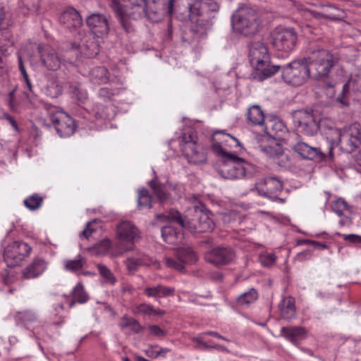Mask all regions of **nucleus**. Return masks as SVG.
<instances>
[{"instance_id": "obj_59", "label": "nucleus", "mask_w": 361, "mask_h": 361, "mask_svg": "<svg viewBox=\"0 0 361 361\" xmlns=\"http://www.w3.org/2000/svg\"><path fill=\"white\" fill-rule=\"evenodd\" d=\"M348 90H349L348 85L346 83L343 86V90H342L341 94H340L337 98V101L338 102H340L341 104H342L343 105H347V103L345 101V99H343V97L342 95L344 94L345 92H348Z\"/></svg>"}, {"instance_id": "obj_47", "label": "nucleus", "mask_w": 361, "mask_h": 361, "mask_svg": "<svg viewBox=\"0 0 361 361\" xmlns=\"http://www.w3.org/2000/svg\"><path fill=\"white\" fill-rule=\"evenodd\" d=\"M259 259L263 267H268L275 263L276 257L272 252H264L259 255Z\"/></svg>"}, {"instance_id": "obj_50", "label": "nucleus", "mask_w": 361, "mask_h": 361, "mask_svg": "<svg viewBox=\"0 0 361 361\" xmlns=\"http://www.w3.org/2000/svg\"><path fill=\"white\" fill-rule=\"evenodd\" d=\"M16 88H13L9 92L7 97V103L10 109L13 111H18V102L16 99L15 97Z\"/></svg>"}, {"instance_id": "obj_22", "label": "nucleus", "mask_w": 361, "mask_h": 361, "mask_svg": "<svg viewBox=\"0 0 361 361\" xmlns=\"http://www.w3.org/2000/svg\"><path fill=\"white\" fill-rule=\"evenodd\" d=\"M292 149L304 159L321 161L324 158V154L319 147H312L302 141L297 142Z\"/></svg>"}, {"instance_id": "obj_14", "label": "nucleus", "mask_w": 361, "mask_h": 361, "mask_svg": "<svg viewBox=\"0 0 361 361\" xmlns=\"http://www.w3.org/2000/svg\"><path fill=\"white\" fill-rule=\"evenodd\" d=\"M180 147L188 162L197 164L206 161V153L203 147L197 144L192 133L184 134Z\"/></svg>"}, {"instance_id": "obj_16", "label": "nucleus", "mask_w": 361, "mask_h": 361, "mask_svg": "<svg viewBox=\"0 0 361 361\" xmlns=\"http://www.w3.org/2000/svg\"><path fill=\"white\" fill-rule=\"evenodd\" d=\"M333 133L337 136L341 148L348 152H353L360 144V131L355 125L345 128L343 132L339 129H334Z\"/></svg>"}, {"instance_id": "obj_6", "label": "nucleus", "mask_w": 361, "mask_h": 361, "mask_svg": "<svg viewBox=\"0 0 361 361\" xmlns=\"http://www.w3.org/2000/svg\"><path fill=\"white\" fill-rule=\"evenodd\" d=\"M311 76V68L306 58L293 61L282 68V78L294 86L303 85Z\"/></svg>"}, {"instance_id": "obj_19", "label": "nucleus", "mask_w": 361, "mask_h": 361, "mask_svg": "<svg viewBox=\"0 0 361 361\" xmlns=\"http://www.w3.org/2000/svg\"><path fill=\"white\" fill-rule=\"evenodd\" d=\"M123 263L126 269L130 274H134L140 267L153 265L157 269L160 268V264L154 258L140 252L128 257Z\"/></svg>"}, {"instance_id": "obj_20", "label": "nucleus", "mask_w": 361, "mask_h": 361, "mask_svg": "<svg viewBox=\"0 0 361 361\" xmlns=\"http://www.w3.org/2000/svg\"><path fill=\"white\" fill-rule=\"evenodd\" d=\"M59 23L71 32H74L82 25L80 12L73 7L66 8L60 15Z\"/></svg>"}, {"instance_id": "obj_33", "label": "nucleus", "mask_w": 361, "mask_h": 361, "mask_svg": "<svg viewBox=\"0 0 361 361\" xmlns=\"http://www.w3.org/2000/svg\"><path fill=\"white\" fill-rule=\"evenodd\" d=\"M264 114L258 105H254L247 111V119L255 126H263L264 123Z\"/></svg>"}, {"instance_id": "obj_34", "label": "nucleus", "mask_w": 361, "mask_h": 361, "mask_svg": "<svg viewBox=\"0 0 361 361\" xmlns=\"http://www.w3.org/2000/svg\"><path fill=\"white\" fill-rule=\"evenodd\" d=\"M156 218L157 220L161 221L163 222H166L168 221H173L178 224L182 228H187L188 223H186L181 214L177 210H170L168 215L161 214H157Z\"/></svg>"}, {"instance_id": "obj_25", "label": "nucleus", "mask_w": 361, "mask_h": 361, "mask_svg": "<svg viewBox=\"0 0 361 361\" xmlns=\"http://www.w3.org/2000/svg\"><path fill=\"white\" fill-rule=\"evenodd\" d=\"M264 131L267 135L276 140L283 139L288 133V129L284 123L278 119L269 120L265 122Z\"/></svg>"}, {"instance_id": "obj_13", "label": "nucleus", "mask_w": 361, "mask_h": 361, "mask_svg": "<svg viewBox=\"0 0 361 361\" xmlns=\"http://www.w3.org/2000/svg\"><path fill=\"white\" fill-rule=\"evenodd\" d=\"M271 44L278 51L289 52L296 44L297 34L293 28L276 27L271 34Z\"/></svg>"}, {"instance_id": "obj_32", "label": "nucleus", "mask_w": 361, "mask_h": 361, "mask_svg": "<svg viewBox=\"0 0 361 361\" xmlns=\"http://www.w3.org/2000/svg\"><path fill=\"white\" fill-rule=\"evenodd\" d=\"M322 12L316 13L315 16L331 20H340L344 17V13L342 10L331 5L324 6Z\"/></svg>"}, {"instance_id": "obj_10", "label": "nucleus", "mask_w": 361, "mask_h": 361, "mask_svg": "<svg viewBox=\"0 0 361 361\" xmlns=\"http://www.w3.org/2000/svg\"><path fill=\"white\" fill-rule=\"evenodd\" d=\"M188 200L193 204L195 210V219L192 220V224L193 228L192 232L206 233L213 231L214 223L209 218V214L204 206L201 203L197 197L192 195L188 197Z\"/></svg>"}, {"instance_id": "obj_17", "label": "nucleus", "mask_w": 361, "mask_h": 361, "mask_svg": "<svg viewBox=\"0 0 361 361\" xmlns=\"http://www.w3.org/2000/svg\"><path fill=\"white\" fill-rule=\"evenodd\" d=\"M235 257V252L231 247L218 246L204 253V259L216 267L228 264Z\"/></svg>"}, {"instance_id": "obj_60", "label": "nucleus", "mask_w": 361, "mask_h": 361, "mask_svg": "<svg viewBox=\"0 0 361 361\" xmlns=\"http://www.w3.org/2000/svg\"><path fill=\"white\" fill-rule=\"evenodd\" d=\"M91 225L90 222L87 224L86 228L81 233V236L85 237L86 239H89L90 236L93 233V230L90 228Z\"/></svg>"}, {"instance_id": "obj_41", "label": "nucleus", "mask_w": 361, "mask_h": 361, "mask_svg": "<svg viewBox=\"0 0 361 361\" xmlns=\"http://www.w3.org/2000/svg\"><path fill=\"white\" fill-rule=\"evenodd\" d=\"M85 263V259L81 255H78L77 258L75 259L64 260L63 266L66 271L74 272L80 270Z\"/></svg>"}, {"instance_id": "obj_18", "label": "nucleus", "mask_w": 361, "mask_h": 361, "mask_svg": "<svg viewBox=\"0 0 361 361\" xmlns=\"http://www.w3.org/2000/svg\"><path fill=\"white\" fill-rule=\"evenodd\" d=\"M40 61L43 66L49 71H57L61 63V59L56 50L48 46H38Z\"/></svg>"}, {"instance_id": "obj_61", "label": "nucleus", "mask_w": 361, "mask_h": 361, "mask_svg": "<svg viewBox=\"0 0 361 361\" xmlns=\"http://www.w3.org/2000/svg\"><path fill=\"white\" fill-rule=\"evenodd\" d=\"M5 118L9 121L11 125L13 127L14 129L18 130V124L16 121L8 114L5 115Z\"/></svg>"}, {"instance_id": "obj_9", "label": "nucleus", "mask_w": 361, "mask_h": 361, "mask_svg": "<svg viewBox=\"0 0 361 361\" xmlns=\"http://www.w3.org/2000/svg\"><path fill=\"white\" fill-rule=\"evenodd\" d=\"M116 236L118 240V247H122L118 252H114V257L121 255L123 252L133 249V242L140 237L137 228L130 221H122L117 226Z\"/></svg>"}, {"instance_id": "obj_7", "label": "nucleus", "mask_w": 361, "mask_h": 361, "mask_svg": "<svg viewBox=\"0 0 361 361\" xmlns=\"http://www.w3.org/2000/svg\"><path fill=\"white\" fill-rule=\"evenodd\" d=\"M306 59L311 68V76L316 80L326 76L334 65L333 55L324 49L314 51Z\"/></svg>"}, {"instance_id": "obj_49", "label": "nucleus", "mask_w": 361, "mask_h": 361, "mask_svg": "<svg viewBox=\"0 0 361 361\" xmlns=\"http://www.w3.org/2000/svg\"><path fill=\"white\" fill-rule=\"evenodd\" d=\"M18 67L28 90L30 92H32V85L31 81L28 78V75L25 71L22 58L20 56H18Z\"/></svg>"}, {"instance_id": "obj_58", "label": "nucleus", "mask_w": 361, "mask_h": 361, "mask_svg": "<svg viewBox=\"0 0 361 361\" xmlns=\"http://www.w3.org/2000/svg\"><path fill=\"white\" fill-rule=\"evenodd\" d=\"M146 354L149 357L151 358H157L159 356V353L158 350H155L154 347H149L146 350Z\"/></svg>"}, {"instance_id": "obj_62", "label": "nucleus", "mask_w": 361, "mask_h": 361, "mask_svg": "<svg viewBox=\"0 0 361 361\" xmlns=\"http://www.w3.org/2000/svg\"><path fill=\"white\" fill-rule=\"evenodd\" d=\"M204 334L210 335V336H214L216 338H220V339H222L224 341H228L225 337L222 336L221 335H220L219 333H217L216 331H207V332H205Z\"/></svg>"}, {"instance_id": "obj_26", "label": "nucleus", "mask_w": 361, "mask_h": 361, "mask_svg": "<svg viewBox=\"0 0 361 361\" xmlns=\"http://www.w3.org/2000/svg\"><path fill=\"white\" fill-rule=\"evenodd\" d=\"M149 186L152 188L154 195L160 203H165L169 201L170 194L169 190L176 191L178 189V185H173L168 183L166 185L158 183L155 180L149 182Z\"/></svg>"}, {"instance_id": "obj_8", "label": "nucleus", "mask_w": 361, "mask_h": 361, "mask_svg": "<svg viewBox=\"0 0 361 361\" xmlns=\"http://www.w3.org/2000/svg\"><path fill=\"white\" fill-rule=\"evenodd\" d=\"M293 123L298 133L314 136L319 130V122L315 118L313 111L299 109L292 112Z\"/></svg>"}, {"instance_id": "obj_44", "label": "nucleus", "mask_w": 361, "mask_h": 361, "mask_svg": "<svg viewBox=\"0 0 361 361\" xmlns=\"http://www.w3.org/2000/svg\"><path fill=\"white\" fill-rule=\"evenodd\" d=\"M43 202V198L38 194H34L24 200L25 206L30 210H36L39 209Z\"/></svg>"}, {"instance_id": "obj_15", "label": "nucleus", "mask_w": 361, "mask_h": 361, "mask_svg": "<svg viewBox=\"0 0 361 361\" xmlns=\"http://www.w3.org/2000/svg\"><path fill=\"white\" fill-rule=\"evenodd\" d=\"M256 190L259 195L267 197L280 204L286 202V199L280 198L278 194L283 190L281 180L274 177H267L256 183Z\"/></svg>"}, {"instance_id": "obj_23", "label": "nucleus", "mask_w": 361, "mask_h": 361, "mask_svg": "<svg viewBox=\"0 0 361 361\" xmlns=\"http://www.w3.org/2000/svg\"><path fill=\"white\" fill-rule=\"evenodd\" d=\"M48 266V262L42 257H36L21 270V276L24 279H32L42 275Z\"/></svg>"}, {"instance_id": "obj_36", "label": "nucleus", "mask_w": 361, "mask_h": 361, "mask_svg": "<svg viewBox=\"0 0 361 361\" xmlns=\"http://www.w3.org/2000/svg\"><path fill=\"white\" fill-rule=\"evenodd\" d=\"M134 314H145L147 316L157 315L162 316L166 314L163 310L155 309L152 305L147 303H141L133 307Z\"/></svg>"}, {"instance_id": "obj_53", "label": "nucleus", "mask_w": 361, "mask_h": 361, "mask_svg": "<svg viewBox=\"0 0 361 361\" xmlns=\"http://www.w3.org/2000/svg\"><path fill=\"white\" fill-rule=\"evenodd\" d=\"M69 91L73 94L79 101H82L86 99V92L82 91L78 85H70Z\"/></svg>"}, {"instance_id": "obj_57", "label": "nucleus", "mask_w": 361, "mask_h": 361, "mask_svg": "<svg viewBox=\"0 0 361 361\" xmlns=\"http://www.w3.org/2000/svg\"><path fill=\"white\" fill-rule=\"evenodd\" d=\"M1 279L4 284L8 285L14 281L15 276L9 271L5 270L1 274Z\"/></svg>"}, {"instance_id": "obj_29", "label": "nucleus", "mask_w": 361, "mask_h": 361, "mask_svg": "<svg viewBox=\"0 0 361 361\" xmlns=\"http://www.w3.org/2000/svg\"><path fill=\"white\" fill-rule=\"evenodd\" d=\"M144 293L148 298H160L173 296L175 293V288L158 284L155 286H147L144 289Z\"/></svg>"}, {"instance_id": "obj_46", "label": "nucleus", "mask_w": 361, "mask_h": 361, "mask_svg": "<svg viewBox=\"0 0 361 361\" xmlns=\"http://www.w3.org/2000/svg\"><path fill=\"white\" fill-rule=\"evenodd\" d=\"M111 241L109 239H104L92 248V252L97 255H104L111 247Z\"/></svg>"}, {"instance_id": "obj_51", "label": "nucleus", "mask_w": 361, "mask_h": 361, "mask_svg": "<svg viewBox=\"0 0 361 361\" xmlns=\"http://www.w3.org/2000/svg\"><path fill=\"white\" fill-rule=\"evenodd\" d=\"M335 235L341 236L343 239L348 243L353 244H361V236L357 234H341L338 232L336 233Z\"/></svg>"}, {"instance_id": "obj_37", "label": "nucleus", "mask_w": 361, "mask_h": 361, "mask_svg": "<svg viewBox=\"0 0 361 361\" xmlns=\"http://www.w3.org/2000/svg\"><path fill=\"white\" fill-rule=\"evenodd\" d=\"M161 235L164 240L171 245L178 244L182 239V233H178L171 226H164L161 228Z\"/></svg>"}, {"instance_id": "obj_5", "label": "nucleus", "mask_w": 361, "mask_h": 361, "mask_svg": "<svg viewBox=\"0 0 361 361\" xmlns=\"http://www.w3.org/2000/svg\"><path fill=\"white\" fill-rule=\"evenodd\" d=\"M233 23L241 34L251 35L257 32L260 22L255 9L247 6H243L233 15Z\"/></svg>"}, {"instance_id": "obj_2", "label": "nucleus", "mask_w": 361, "mask_h": 361, "mask_svg": "<svg viewBox=\"0 0 361 361\" xmlns=\"http://www.w3.org/2000/svg\"><path fill=\"white\" fill-rule=\"evenodd\" d=\"M189 18L195 27L192 31L203 35L213 25V19L219 10V6L214 0H190L188 4Z\"/></svg>"}, {"instance_id": "obj_48", "label": "nucleus", "mask_w": 361, "mask_h": 361, "mask_svg": "<svg viewBox=\"0 0 361 361\" xmlns=\"http://www.w3.org/2000/svg\"><path fill=\"white\" fill-rule=\"evenodd\" d=\"M166 264L169 267L173 268L179 271H183L185 267L183 262L178 260L176 256L175 258L166 257Z\"/></svg>"}, {"instance_id": "obj_27", "label": "nucleus", "mask_w": 361, "mask_h": 361, "mask_svg": "<svg viewBox=\"0 0 361 361\" xmlns=\"http://www.w3.org/2000/svg\"><path fill=\"white\" fill-rule=\"evenodd\" d=\"M307 333L302 326H284L281 329V335L295 345L306 337Z\"/></svg>"}, {"instance_id": "obj_63", "label": "nucleus", "mask_w": 361, "mask_h": 361, "mask_svg": "<svg viewBox=\"0 0 361 361\" xmlns=\"http://www.w3.org/2000/svg\"><path fill=\"white\" fill-rule=\"evenodd\" d=\"M310 257V255L308 252H300L299 254L297 255V259L298 260H303L304 259H307V258H309Z\"/></svg>"}, {"instance_id": "obj_35", "label": "nucleus", "mask_w": 361, "mask_h": 361, "mask_svg": "<svg viewBox=\"0 0 361 361\" xmlns=\"http://www.w3.org/2000/svg\"><path fill=\"white\" fill-rule=\"evenodd\" d=\"M73 300L69 302V307H73L76 302L85 303L89 300V296L81 283H78L72 291Z\"/></svg>"}, {"instance_id": "obj_24", "label": "nucleus", "mask_w": 361, "mask_h": 361, "mask_svg": "<svg viewBox=\"0 0 361 361\" xmlns=\"http://www.w3.org/2000/svg\"><path fill=\"white\" fill-rule=\"evenodd\" d=\"M332 210L341 217L338 222L340 226H350L352 223V209L343 198L335 200L331 204Z\"/></svg>"}, {"instance_id": "obj_45", "label": "nucleus", "mask_w": 361, "mask_h": 361, "mask_svg": "<svg viewBox=\"0 0 361 361\" xmlns=\"http://www.w3.org/2000/svg\"><path fill=\"white\" fill-rule=\"evenodd\" d=\"M97 267L100 275L105 280L106 283H109L111 285H114L116 283V277L114 276L111 271L106 266L99 264H97Z\"/></svg>"}, {"instance_id": "obj_43", "label": "nucleus", "mask_w": 361, "mask_h": 361, "mask_svg": "<svg viewBox=\"0 0 361 361\" xmlns=\"http://www.w3.org/2000/svg\"><path fill=\"white\" fill-rule=\"evenodd\" d=\"M152 197L149 195V191L147 190L142 189L139 191L137 199V204L139 208L150 209L152 207Z\"/></svg>"}, {"instance_id": "obj_39", "label": "nucleus", "mask_w": 361, "mask_h": 361, "mask_svg": "<svg viewBox=\"0 0 361 361\" xmlns=\"http://www.w3.org/2000/svg\"><path fill=\"white\" fill-rule=\"evenodd\" d=\"M176 257L180 260L185 266L187 264L193 263L197 260V257L194 251L190 247H181L177 249Z\"/></svg>"}, {"instance_id": "obj_30", "label": "nucleus", "mask_w": 361, "mask_h": 361, "mask_svg": "<svg viewBox=\"0 0 361 361\" xmlns=\"http://www.w3.org/2000/svg\"><path fill=\"white\" fill-rule=\"evenodd\" d=\"M90 81L95 85L106 84L109 80L108 70L104 66H97L89 73Z\"/></svg>"}, {"instance_id": "obj_64", "label": "nucleus", "mask_w": 361, "mask_h": 361, "mask_svg": "<svg viewBox=\"0 0 361 361\" xmlns=\"http://www.w3.org/2000/svg\"><path fill=\"white\" fill-rule=\"evenodd\" d=\"M135 288L130 285H126L122 287V291L123 293H133Z\"/></svg>"}, {"instance_id": "obj_28", "label": "nucleus", "mask_w": 361, "mask_h": 361, "mask_svg": "<svg viewBox=\"0 0 361 361\" xmlns=\"http://www.w3.org/2000/svg\"><path fill=\"white\" fill-rule=\"evenodd\" d=\"M280 316L286 320H290L295 317L296 310L295 299L292 297H285L279 304Z\"/></svg>"}, {"instance_id": "obj_42", "label": "nucleus", "mask_w": 361, "mask_h": 361, "mask_svg": "<svg viewBox=\"0 0 361 361\" xmlns=\"http://www.w3.org/2000/svg\"><path fill=\"white\" fill-rule=\"evenodd\" d=\"M121 329L129 328L132 333L138 334L142 331V326L140 323L132 317L123 316L121 318V323L120 324Z\"/></svg>"}, {"instance_id": "obj_1", "label": "nucleus", "mask_w": 361, "mask_h": 361, "mask_svg": "<svg viewBox=\"0 0 361 361\" xmlns=\"http://www.w3.org/2000/svg\"><path fill=\"white\" fill-rule=\"evenodd\" d=\"M223 133L222 131H216L212 137L213 151L222 158V163L219 166V173L225 179H240L252 176L255 171V166L240 158L237 155L224 149L220 142L216 136Z\"/></svg>"}, {"instance_id": "obj_38", "label": "nucleus", "mask_w": 361, "mask_h": 361, "mask_svg": "<svg viewBox=\"0 0 361 361\" xmlns=\"http://www.w3.org/2000/svg\"><path fill=\"white\" fill-rule=\"evenodd\" d=\"M14 318L17 324L23 325L27 329H30V325L37 321L35 313L29 310L16 312Z\"/></svg>"}, {"instance_id": "obj_52", "label": "nucleus", "mask_w": 361, "mask_h": 361, "mask_svg": "<svg viewBox=\"0 0 361 361\" xmlns=\"http://www.w3.org/2000/svg\"><path fill=\"white\" fill-rule=\"evenodd\" d=\"M114 94V90L108 87H102L98 91V96L104 102L110 101Z\"/></svg>"}, {"instance_id": "obj_3", "label": "nucleus", "mask_w": 361, "mask_h": 361, "mask_svg": "<svg viewBox=\"0 0 361 361\" xmlns=\"http://www.w3.org/2000/svg\"><path fill=\"white\" fill-rule=\"evenodd\" d=\"M249 57L254 68L253 78L258 81L271 77L281 69L279 66L271 65L268 48L263 42L251 43Z\"/></svg>"}, {"instance_id": "obj_56", "label": "nucleus", "mask_w": 361, "mask_h": 361, "mask_svg": "<svg viewBox=\"0 0 361 361\" xmlns=\"http://www.w3.org/2000/svg\"><path fill=\"white\" fill-rule=\"evenodd\" d=\"M148 329L150 334L154 336L159 338H164L166 336V332L163 329H161L157 325H149L148 326Z\"/></svg>"}, {"instance_id": "obj_12", "label": "nucleus", "mask_w": 361, "mask_h": 361, "mask_svg": "<svg viewBox=\"0 0 361 361\" xmlns=\"http://www.w3.org/2000/svg\"><path fill=\"white\" fill-rule=\"evenodd\" d=\"M32 247L26 243L14 241L8 244L4 253V261L8 267L19 266L31 253Z\"/></svg>"}, {"instance_id": "obj_4", "label": "nucleus", "mask_w": 361, "mask_h": 361, "mask_svg": "<svg viewBox=\"0 0 361 361\" xmlns=\"http://www.w3.org/2000/svg\"><path fill=\"white\" fill-rule=\"evenodd\" d=\"M121 4L118 0H112L110 7L118 18L122 27L127 32L133 31L130 19L140 18L145 10V0H122Z\"/></svg>"}, {"instance_id": "obj_40", "label": "nucleus", "mask_w": 361, "mask_h": 361, "mask_svg": "<svg viewBox=\"0 0 361 361\" xmlns=\"http://www.w3.org/2000/svg\"><path fill=\"white\" fill-rule=\"evenodd\" d=\"M258 298V293L254 288H250L247 292L240 294L236 299L240 306H248L255 302Z\"/></svg>"}, {"instance_id": "obj_21", "label": "nucleus", "mask_w": 361, "mask_h": 361, "mask_svg": "<svg viewBox=\"0 0 361 361\" xmlns=\"http://www.w3.org/2000/svg\"><path fill=\"white\" fill-rule=\"evenodd\" d=\"M87 25L91 32L97 37L106 35L109 31L107 18L102 14L93 13L86 20Z\"/></svg>"}, {"instance_id": "obj_31", "label": "nucleus", "mask_w": 361, "mask_h": 361, "mask_svg": "<svg viewBox=\"0 0 361 361\" xmlns=\"http://www.w3.org/2000/svg\"><path fill=\"white\" fill-rule=\"evenodd\" d=\"M62 92L63 85L57 78L49 77L44 87L45 94L51 98H56L62 94Z\"/></svg>"}, {"instance_id": "obj_11", "label": "nucleus", "mask_w": 361, "mask_h": 361, "mask_svg": "<svg viewBox=\"0 0 361 361\" xmlns=\"http://www.w3.org/2000/svg\"><path fill=\"white\" fill-rule=\"evenodd\" d=\"M50 120L52 122L57 133L61 137L72 135L76 128L75 121L68 114L63 111L51 107L48 111Z\"/></svg>"}, {"instance_id": "obj_54", "label": "nucleus", "mask_w": 361, "mask_h": 361, "mask_svg": "<svg viewBox=\"0 0 361 361\" xmlns=\"http://www.w3.org/2000/svg\"><path fill=\"white\" fill-rule=\"evenodd\" d=\"M262 150L271 157H278L282 154L281 147L278 145H276L275 147L269 146L264 147Z\"/></svg>"}, {"instance_id": "obj_55", "label": "nucleus", "mask_w": 361, "mask_h": 361, "mask_svg": "<svg viewBox=\"0 0 361 361\" xmlns=\"http://www.w3.org/2000/svg\"><path fill=\"white\" fill-rule=\"evenodd\" d=\"M25 6L29 12L37 13L39 8V0H25Z\"/></svg>"}]
</instances>
